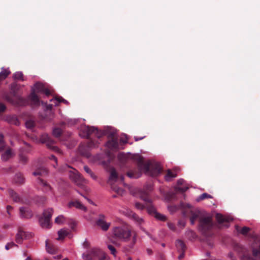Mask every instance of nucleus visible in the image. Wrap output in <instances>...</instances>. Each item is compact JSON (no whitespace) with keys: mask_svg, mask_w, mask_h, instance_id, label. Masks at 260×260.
I'll use <instances>...</instances> for the list:
<instances>
[{"mask_svg":"<svg viewBox=\"0 0 260 260\" xmlns=\"http://www.w3.org/2000/svg\"><path fill=\"white\" fill-rule=\"evenodd\" d=\"M188 187L187 186H178L176 187V189L182 192L186 191L188 189Z\"/></svg>","mask_w":260,"mask_h":260,"instance_id":"45","label":"nucleus"},{"mask_svg":"<svg viewBox=\"0 0 260 260\" xmlns=\"http://www.w3.org/2000/svg\"><path fill=\"white\" fill-rule=\"evenodd\" d=\"M216 219L219 223H222L224 222H230L233 220V218L230 217H225L222 214L217 213L216 215Z\"/></svg>","mask_w":260,"mask_h":260,"instance_id":"19","label":"nucleus"},{"mask_svg":"<svg viewBox=\"0 0 260 260\" xmlns=\"http://www.w3.org/2000/svg\"><path fill=\"white\" fill-rule=\"evenodd\" d=\"M44 93L46 96H49L50 94V90L45 87L44 84L40 82L36 83L34 87L32 88L31 92L29 96L30 104L34 107L40 105V101L37 95V93Z\"/></svg>","mask_w":260,"mask_h":260,"instance_id":"3","label":"nucleus"},{"mask_svg":"<svg viewBox=\"0 0 260 260\" xmlns=\"http://www.w3.org/2000/svg\"><path fill=\"white\" fill-rule=\"evenodd\" d=\"M6 109V106L4 104L0 103V112H4Z\"/></svg>","mask_w":260,"mask_h":260,"instance_id":"52","label":"nucleus"},{"mask_svg":"<svg viewBox=\"0 0 260 260\" xmlns=\"http://www.w3.org/2000/svg\"><path fill=\"white\" fill-rule=\"evenodd\" d=\"M95 224L103 231L106 232L109 229L111 223L106 221V216L105 215L100 214L99 215L98 218L95 221Z\"/></svg>","mask_w":260,"mask_h":260,"instance_id":"11","label":"nucleus"},{"mask_svg":"<svg viewBox=\"0 0 260 260\" xmlns=\"http://www.w3.org/2000/svg\"><path fill=\"white\" fill-rule=\"evenodd\" d=\"M5 248L7 250H9L10 248H11L10 247V245L8 243L7 245H6Z\"/></svg>","mask_w":260,"mask_h":260,"instance_id":"63","label":"nucleus"},{"mask_svg":"<svg viewBox=\"0 0 260 260\" xmlns=\"http://www.w3.org/2000/svg\"><path fill=\"white\" fill-rule=\"evenodd\" d=\"M19 212L20 217L22 218H30L33 215L31 210L28 207H20Z\"/></svg>","mask_w":260,"mask_h":260,"instance_id":"15","label":"nucleus"},{"mask_svg":"<svg viewBox=\"0 0 260 260\" xmlns=\"http://www.w3.org/2000/svg\"><path fill=\"white\" fill-rule=\"evenodd\" d=\"M13 153L11 149L7 150L2 155V159L3 161H7L12 157Z\"/></svg>","mask_w":260,"mask_h":260,"instance_id":"24","label":"nucleus"},{"mask_svg":"<svg viewBox=\"0 0 260 260\" xmlns=\"http://www.w3.org/2000/svg\"><path fill=\"white\" fill-rule=\"evenodd\" d=\"M47 173V170L45 168H40L36 171L32 173L33 175H42L43 174H46Z\"/></svg>","mask_w":260,"mask_h":260,"instance_id":"32","label":"nucleus"},{"mask_svg":"<svg viewBox=\"0 0 260 260\" xmlns=\"http://www.w3.org/2000/svg\"><path fill=\"white\" fill-rule=\"evenodd\" d=\"M51 101L54 102L55 106L57 105L58 103L61 102H63L66 104L68 103L67 101L63 99L62 97L56 98L54 99L51 100Z\"/></svg>","mask_w":260,"mask_h":260,"instance_id":"36","label":"nucleus"},{"mask_svg":"<svg viewBox=\"0 0 260 260\" xmlns=\"http://www.w3.org/2000/svg\"><path fill=\"white\" fill-rule=\"evenodd\" d=\"M125 155V157L127 159V160H132L134 161V162H145L143 159V157L139 154H127Z\"/></svg>","mask_w":260,"mask_h":260,"instance_id":"18","label":"nucleus"},{"mask_svg":"<svg viewBox=\"0 0 260 260\" xmlns=\"http://www.w3.org/2000/svg\"><path fill=\"white\" fill-rule=\"evenodd\" d=\"M31 237V233L23 231H19L16 235V242L17 243L21 244L22 243L23 240L28 239Z\"/></svg>","mask_w":260,"mask_h":260,"instance_id":"14","label":"nucleus"},{"mask_svg":"<svg viewBox=\"0 0 260 260\" xmlns=\"http://www.w3.org/2000/svg\"><path fill=\"white\" fill-rule=\"evenodd\" d=\"M185 234L187 238H188V239L190 240H194L196 239H197L198 237L196 233L194 231L190 230H187Z\"/></svg>","mask_w":260,"mask_h":260,"instance_id":"28","label":"nucleus"},{"mask_svg":"<svg viewBox=\"0 0 260 260\" xmlns=\"http://www.w3.org/2000/svg\"><path fill=\"white\" fill-rule=\"evenodd\" d=\"M213 226L212 218L210 216L204 215L200 218L198 229L202 235L208 237V232L212 229Z\"/></svg>","mask_w":260,"mask_h":260,"instance_id":"5","label":"nucleus"},{"mask_svg":"<svg viewBox=\"0 0 260 260\" xmlns=\"http://www.w3.org/2000/svg\"><path fill=\"white\" fill-rule=\"evenodd\" d=\"M13 78L14 80H18L23 81V74L21 72H17L15 73L13 75Z\"/></svg>","mask_w":260,"mask_h":260,"instance_id":"35","label":"nucleus"},{"mask_svg":"<svg viewBox=\"0 0 260 260\" xmlns=\"http://www.w3.org/2000/svg\"><path fill=\"white\" fill-rule=\"evenodd\" d=\"M14 181L17 183L23 184L24 182V178L21 173H17L15 175Z\"/></svg>","mask_w":260,"mask_h":260,"instance_id":"29","label":"nucleus"},{"mask_svg":"<svg viewBox=\"0 0 260 260\" xmlns=\"http://www.w3.org/2000/svg\"><path fill=\"white\" fill-rule=\"evenodd\" d=\"M62 133V130L59 128H54L52 132L53 135L56 138L59 137L61 136Z\"/></svg>","mask_w":260,"mask_h":260,"instance_id":"38","label":"nucleus"},{"mask_svg":"<svg viewBox=\"0 0 260 260\" xmlns=\"http://www.w3.org/2000/svg\"><path fill=\"white\" fill-rule=\"evenodd\" d=\"M140 198L146 202V208L148 214L153 216L157 211L155 207L152 204V200L147 197V194L145 192L142 193Z\"/></svg>","mask_w":260,"mask_h":260,"instance_id":"10","label":"nucleus"},{"mask_svg":"<svg viewBox=\"0 0 260 260\" xmlns=\"http://www.w3.org/2000/svg\"><path fill=\"white\" fill-rule=\"evenodd\" d=\"M6 147V144L4 140V136L2 134H0V152L4 150Z\"/></svg>","mask_w":260,"mask_h":260,"instance_id":"39","label":"nucleus"},{"mask_svg":"<svg viewBox=\"0 0 260 260\" xmlns=\"http://www.w3.org/2000/svg\"><path fill=\"white\" fill-rule=\"evenodd\" d=\"M135 206L137 209L141 210H143L145 208V206L139 202H136L135 204Z\"/></svg>","mask_w":260,"mask_h":260,"instance_id":"48","label":"nucleus"},{"mask_svg":"<svg viewBox=\"0 0 260 260\" xmlns=\"http://www.w3.org/2000/svg\"><path fill=\"white\" fill-rule=\"evenodd\" d=\"M111 188L114 191L120 195H122L124 192V190L123 189L119 187L113 186V185H111Z\"/></svg>","mask_w":260,"mask_h":260,"instance_id":"40","label":"nucleus"},{"mask_svg":"<svg viewBox=\"0 0 260 260\" xmlns=\"http://www.w3.org/2000/svg\"><path fill=\"white\" fill-rule=\"evenodd\" d=\"M82 131L84 133V137L88 139L89 141L86 145L80 144L79 146L78 151L82 156L88 158L90 156L89 149L95 147L98 145L97 142L91 139V137L93 136L98 139H100L102 137L103 134L94 126H85L82 128Z\"/></svg>","mask_w":260,"mask_h":260,"instance_id":"1","label":"nucleus"},{"mask_svg":"<svg viewBox=\"0 0 260 260\" xmlns=\"http://www.w3.org/2000/svg\"><path fill=\"white\" fill-rule=\"evenodd\" d=\"M112 232L115 238L124 242L128 241L132 235L131 229L125 225L116 226L113 229Z\"/></svg>","mask_w":260,"mask_h":260,"instance_id":"4","label":"nucleus"},{"mask_svg":"<svg viewBox=\"0 0 260 260\" xmlns=\"http://www.w3.org/2000/svg\"><path fill=\"white\" fill-rule=\"evenodd\" d=\"M155 218L160 221H165L167 219V217L165 215L161 214L157 212L153 215Z\"/></svg>","mask_w":260,"mask_h":260,"instance_id":"37","label":"nucleus"},{"mask_svg":"<svg viewBox=\"0 0 260 260\" xmlns=\"http://www.w3.org/2000/svg\"><path fill=\"white\" fill-rule=\"evenodd\" d=\"M25 125L27 128L31 129L35 126V122L31 120H27L25 122Z\"/></svg>","mask_w":260,"mask_h":260,"instance_id":"44","label":"nucleus"},{"mask_svg":"<svg viewBox=\"0 0 260 260\" xmlns=\"http://www.w3.org/2000/svg\"><path fill=\"white\" fill-rule=\"evenodd\" d=\"M108 248L111 251V253L112 254L115 255L116 253V249L115 248V247L111 245H109L108 246Z\"/></svg>","mask_w":260,"mask_h":260,"instance_id":"49","label":"nucleus"},{"mask_svg":"<svg viewBox=\"0 0 260 260\" xmlns=\"http://www.w3.org/2000/svg\"><path fill=\"white\" fill-rule=\"evenodd\" d=\"M10 245V248H12L13 247H17V245L15 244L13 242H10L8 243Z\"/></svg>","mask_w":260,"mask_h":260,"instance_id":"59","label":"nucleus"},{"mask_svg":"<svg viewBox=\"0 0 260 260\" xmlns=\"http://www.w3.org/2000/svg\"><path fill=\"white\" fill-rule=\"evenodd\" d=\"M41 103L43 105H46V109L49 110H51L52 108L53 105L52 104H48L47 105L46 103H45L44 102H41Z\"/></svg>","mask_w":260,"mask_h":260,"instance_id":"51","label":"nucleus"},{"mask_svg":"<svg viewBox=\"0 0 260 260\" xmlns=\"http://www.w3.org/2000/svg\"><path fill=\"white\" fill-rule=\"evenodd\" d=\"M129 215L132 218L138 223L141 224L143 222V218L140 217L138 215H137L134 212L130 211L129 212Z\"/></svg>","mask_w":260,"mask_h":260,"instance_id":"25","label":"nucleus"},{"mask_svg":"<svg viewBox=\"0 0 260 260\" xmlns=\"http://www.w3.org/2000/svg\"><path fill=\"white\" fill-rule=\"evenodd\" d=\"M146 187H147V189L148 190H151V189H152V186H151V185H150L149 186H147Z\"/></svg>","mask_w":260,"mask_h":260,"instance_id":"64","label":"nucleus"},{"mask_svg":"<svg viewBox=\"0 0 260 260\" xmlns=\"http://www.w3.org/2000/svg\"><path fill=\"white\" fill-rule=\"evenodd\" d=\"M178 170L175 169L174 170H168L167 174L165 175V177L166 180L167 181H170L172 180V179L176 177L177 176Z\"/></svg>","mask_w":260,"mask_h":260,"instance_id":"20","label":"nucleus"},{"mask_svg":"<svg viewBox=\"0 0 260 260\" xmlns=\"http://www.w3.org/2000/svg\"><path fill=\"white\" fill-rule=\"evenodd\" d=\"M105 170L109 174L108 183L113 185L118 179V174L115 169L110 165V164H102Z\"/></svg>","mask_w":260,"mask_h":260,"instance_id":"7","label":"nucleus"},{"mask_svg":"<svg viewBox=\"0 0 260 260\" xmlns=\"http://www.w3.org/2000/svg\"><path fill=\"white\" fill-rule=\"evenodd\" d=\"M53 209L48 208L44 210L43 216L40 218L39 222L43 228L49 229L51 227L50 219L53 213Z\"/></svg>","mask_w":260,"mask_h":260,"instance_id":"8","label":"nucleus"},{"mask_svg":"<svg viewBox=\"0 0 260 260\" xmlns=\"http://www.w3.org/2000/svg\"><path fill=\"white\" fill-rule=\"evenodd\" d=\"M45 243H46V249L47 252L50 254L55 253V252L56 251V247L48 243V240H46Z\"/></svg>","mask_w":260,"mask_h":260,"instance_id":"26","label":"nucleus"},{"mask_svg":"<svg viewBox=\"0 0 260 260\" xmlns=\"http://www.w3.org/2000/svg\"><path fill=\"white\" fill-rule=\"evenodd\" d=\"M138 169L139 172L136 170H131L126 175L132 179H137L141 176V173L143 172L147 175L151 177H157L162 172V167L160 164H138Z\"/></svg>","mask_w":260,"mask_h":260,"instance_id":"2","label":"nucleus"},{"mask_svg":"<svg viewBox=\"0 0 260 260\" xmlns=\"http://www.w3.org/2000/svg\"><path fill=\"white\" fill-rule=\"evenodd\" d=\"M85 171L94 180L97 179V176L94 173L89 169L87 166H84Z\"/></svg>","mask_w":260,"mask_h":260,"instance_id":"31","label":"nucleus"},{"mask_svg":"<svg viewBox=\"0 0 260 260\" xmlns=\"http://www.w3.org/2000/svg\"><path fill=\"white\" fill-rule=\"evenodd\" d=\"M179 252H180V255L178 256V259L179 260L181 259L183 257H184V252L185 251H179Z\"/></svg>","mask_w":260,"mask_h":260,"instance_id":"54","label":"nucleus"},{"mask_svg":"<svg viewBox=\"0 0 260 260\" xmlns=\"http://www.w3.org/2000/svg\"><path fill=\"white\" fill-rule=\"evenodd\" d=\"M38 184L42 186L43 188L47 186L48 188H50V185L48 184L46 182L44 181L43 179L41 178H38Z\"/></svg>","mask_w":260,"mask_h":260,"instance_id":"41","label":"nucleus"},{"mask_svg":"<svg viewBox=\"0 0 260 260\" xmlns=\"http://www.w3.org/2000/svg\"><path fill=\"white\" fill-rule=\"evenodd\" d=\"M6 120L10 124L18 125L19 121L17 117L15 115H10L6 117Z\"/></svg>","mask_w":260,"mask_h":260,"instance_id":"21","label":"nucleus"},{"mask_svg":"<svg viewBox=\"0 0 260 260\" xmlns=\"http://www.w3.org/2000/svg\"><path fill=\"white\" fill-rule=\"evenodd\" d=\"M147 252L148 254L151 255L152 254V250L151 249L147 248Z\"/></svg>","mask_w":260,"mask_h":260,"instance_id":"61","label":"nucleus"},{"mask_svg":"<svg viewBox=\"0 0 260 260\" xmlns=\"http://www.w3.org/2000/svg\"><path fill=\"white\" fill-rule=\"evenodd\" d=\"M107 147L112 150H116L118 148L119 145L117 138L114 136L111 138L106 143Z\"/></svg>","mask_w":260,"mask_h":260,"instance_id":"17","label":"nucleus"},{"mask_svg":"<svg viewBox=\"0 0 260 260\" xmlns=\"http://www.w3.org/2000/svg\"><path fill=\"white\" fill-rule=\"evenodd\" d=\"M213 197H212V196H211L210 194L207 193H203V194H201L200 196H199L197 199H196V201L197 202H199L202 200H203L205 199H208V198H210V199H211Z\"/></svg>","mask_w":260,"mask_h":260,"instance_id":"34","label":"nucleus"},{"mask_svg":"<svg viewBox=\"0 0 260 260\" xmlns=\"http://www.w3.org/2000/svg\"><path fill=\"white\" fill-rule=\"evenodd\" d=\"M241 260H256L255 258L248 255H244L241 258Z\"/></svg>","mask_w":260,"mask_h":260,"instance_id":"46","label":"nucleus"},{"mask_svg":"<svg viewBox=\"0 0 260 260\" xmlns=\"http://www.w3.org/2000/svg\"><path fill=\"white\" fill-rule=\"evenodd\" d=\"M184 180L183 179H179L177 181L178 185H182L183 183Z\"/></svg>","mask_w":260,"mask_h":260,"instance_id":"60","label":"nucleus"},{"mask_svg":"<svg viewBox=\"0 0 260 260\" xmlns=\"http://www.w3.org/2000/svg\"><path fill=\"white\" fill-rule=\"evenodd\" d=\"M104 252L98 248H92L87 253L82 254V258L85 260H99Z\"/></svg>","mask_w":260,"mask_h":260,"instance_id":"9","label":"nucleus"},{"mask_svg":"<svg viewBox=\"0 0 260 260\" xmlns=\"http://www.w3.org/2000/svg\"><path fill=\"white\" fill-rule=\"evenodd\" d=\"M8 191L9 195L12 198L14 202H20L21 201V199L20 197L19 196V195L13 189H9Z\"/></svg>","mask_w":260,"mask_h":260,"instance_id":"23","label":"nucleus"},{"mask_svg":"<svg viewBox=\"0 0 260 260\" xmlns=\"http://www.w3.org/2000/svg\"><path fill=\"white\" fill-rule=\"evenodd\" d=\"M68 206L69 208L75 207L76 209H80L84 211H87V208L78 200L70 202L68 204Z\"/></svg>","mask_w":260,"mask_h":260,"instance_id":"16","label":"nucleus"},{"mask_svg":"<svg viewBox=\"0 0 260 260\" xmlns=\"http://www.w3.org/2000/svg\"><path fill=\"white\" fill-rule=\"evenodd\" d=\"M40 141L42 143H45L48 148L54 151L60 152L59 149L54 146L55 142L48 135H43L40 138Z\"/></svg>","mask_w":260,"mask_h":260,"instance_id":"12","label":"nucleus"},{"mask_svg":"<svg viewBox=\"0 0 260 260\" xmlns=\"http://www.w3.org/2000/svg\"><path fill=\"white\" fill-rule=\"evenodd\" d=\"M99 260H110L109 258L106 257L105 253H104L102 256H101Z\"/></svg>","mask_w":260,"mask_h":260,"instance_id":"56","label":"nucleus"},{"mask_svg":"<svg viewBox=\"0 0 260 260\" xmlns=\"http://www.w3.org/2000/svg\"><path fill=\"white\" fill-rule=\"evenodd\" d=\"M43 190L45 192H49V191H51L52 190L51 187L50 186V188H48L47 186L44 187L42 188Z\"/></svg>","mask_w":260,"mask_h":260,"instance_id":"53","label":"nucleus"},{"mask_svg":"<svg viewBox=\"0 0 260 260\" xmlns=\"http://www.w3.org/2000/svg\"><path fill=\"white\" fill-rule=\"evenodd\" d=\"M68 234L69 232L67 230L65 229H61L58 232V238H57V240L63 239L68 235Z\"/></svg>","mask_w":260,"mask_h":260,"instance_id":"33","label":"nucleus"},{"mask_svg":"<svg viewBox=\"0 0 260 260\" xmlns=\"http://www.w3.org/2000/svg\"><path fill=\"white\" fill-rule=\"evenodd\" d=\"M19 157H20V159L21 161H22L23 162H25V161H27L28 160L27 156H26L24 154L21 153L19 155Z\"/></svg>","mask_w":260,"mask_h":260,"instance_id":"50","label":"nucleus"},{"mask_svg":"<svg viewBox=\"0 0 260 260\" xmlns=\"http://www.w3.org/2000/svg\"><path fill=\"white\" fill-rule=\"evenodd\" d=\"M175 246L178 251H185L186 246L181 240H177L175 242Z\"/></svg>","mask_w":260,"mask_h":260,"instance_id":"22","label":"nucleus"},{"mask_svg":"<svg viewBox=\"0 0 260 260\" xmlns=\"http://www.w3.org/2000/svg\"><path fill=\"white\" fill-rule=\"evenodd\" d=\"M235 228H236V230H237V231L238 232L240 233V234H242L243 235H246L250 230V229L249 228L247 227V226L243 227L240 230V231L239 229L238 225H236L235 226Z\"/></svg>","mask_w":260,"mask_h":260,"instance_id":"30","label":"nucleus"},{"mask_svg":"<svg viewBox=\"0 0 260 260\" xmlns=\"http://www.w3.org/2000/svg\"><path fill=\"white\" fill-rule=\"evenodd\" d=\"M136 241H137V235H136V234H135L133 236L132 242L131 243L129 247L131 248H133L134 247V245L135 244V243H136Z\"/></svg>","mask_w":260,"mask_h":260,"instance_id":"47","label":"nucleus"},{"mask_svg":"<svg viewBox=\"0 0 260 260\" xmlns=\"http://www.w3.org/2000/svg\"><path fill=\"white\" fill-rule=\"evenodd\" d=\"M178 223L180 224V225H182L183 227H184L185 225V223L184 222V221H179L178 222Z\"/></svg>","mask_w":260,"mask_h":260,"instance_id":"62","label":"nucleus"},{"mask_svg":"<svg viewBox=\"0 0 260 260\" xmlns=\"http://www.w3.org/2000/svg\"><path fill=\"white\" fill-rule=\"evenodd\" d=\"M189 214L191 215L190 221L192 225L194 224L196 219L199 218V220H200V218L204 215L203 212L198 209H190L189 211Z\"/></svg>","mask_w":260,"mask_h":260,"instance_id":"13","label":"nucleus"},{"mask_svg":"<svg viewBox=\"0 0 260 260\" xmlns=\"http://www.w3.org/2000/svg\"><path fill=\"white\" fill-rule=\"evenodd\" d=\"M64 221V217L63 215H60L57 216L55 219V222L57 224H62Z\"/></svg>","mask_w":260,"mask_h":260,"instance_id":"42","label":"nucleus"},{"mask_svg":"<svg viewBox=\"0 0 260 260\" xmlns=\"http://www.w3.org/2000/svg\"><path fill=\"white\" fill-rule=\"evenodd\" d=\"M11 73L9 69L2 68V71L0 72V81L5 79Z\"/></svg>","mask_w":260,"mask_h":260,"instance_id":"27","label":"nucleus"},{"mask_svg":"<svg viewBox=\"0 0 260 260\" xmlns=\"http://www.w3.org/2000/svg\"><path fill=\"white\" fill-rule=\"evenodd\" d=\"M144 138H145V136L142 137H138L135 136V137H134V139H135V141H138L139 140H142Z\"/></svg>","mask_w":260,"mask_h":260,"instance_id":"58","label":"nucleus"},{"mask_svg":"<svg viewBox=\"0 0 260 260\" xmlns=\"http://www.w3.org/2000/svg\"><path fill=\"white\" fill-rule=\"evenodd\" d=\"M49 159L51 160L54 161L55 162H57V161L56 157L53 155H51L50 157H49Z\"/></svg>","mask_w":260,"mask_h":260,"instance_id":"57","label":"nucleus"},{"mask_svg":"<svg viewBox=\"0 0 260 260\" xmlns=\"http://www.w3.org/2000/svg\"><path fill=\"white\" fill-rule=\"evenodd\" d=\"M80 194H81V196H82L85 199H86L89 203H90V204H94L93 202L90 199H89L88 198H86L85 196H84L82 193H81L79 191H77Z\"/></svg>","mask_w":260,"mask_h":260,"instance_id":"55","label":"nucleus"},{"mask_svg":"<svg viewBox=\"0 0 260 260\" xmlns=\"http://www.w3.org/2000/svg\"><path fill=\"white\" fill-rule=\"evenodd\" d=\"M253 255L255 257H257L260 259V245L258 249L253 248L252 250Z\"/></svg>","mask_w":260,"mask_h":260,"instance_id":"43","label":"nucleus"},{"mask_svg":"<svg viewBox=\"0 0 260 260\" xmlns=\"http://www.w3.org/2000/svg\"><path fill=\"white\" fill-rule=\"evenodd\" d=\"M69 177L70 180L77 186L83 188L85 184L87 183V180L83 178L76 170L69 171Z\"/></svg>","mask_w":260,"mask_h":260,"instance_id":"6","label":"nucleus"}]
</instances>
